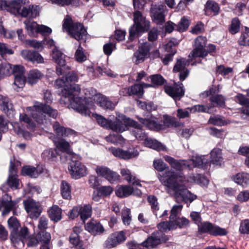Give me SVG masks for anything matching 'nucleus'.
Segmentation results:
<instances>
[{
	"label": "nucleus",
	"mask_w": 249,
	"mask_h": 249,
	"mask_svg": "<svg viewBox=\"0 0 249 249\" xmlns=\"http://www.w3.org/2000/svg\"><path fill=\"white\" fill-rule=\"evenodd\" d=\"M52 57L54 61L58 65L56 68V73L58 75H62L63 69L66 66V56L58 49L56 47L52 50Z\"/></svg>",
	"instance_id": "16"
},
{
	"label": "nucleus",
	"mask_w": 249,
	"mask_h": 249,
	"mask_svg": "<svg viewBox=\"0 0 249 249\" xmlns=\"http://www.w3.org/2000/svg\"><path fill=\"white\" fill-rule=\"evenodd\" d=\"M53 142L56 147L60 151L66 152L68 154H72L70 143L64 139L54 140Z\"/></svg>",
	"instance_id": "40"
},
{
	"label": "nucleus",
	"mask_w": 249,
	"mask_h": 249,
	"mask_svg": "<svg viewBox=\"0 0 249 249\" xmlns=\"http://www.w3.org/2000/svg\"><path fill=\"white\" fill-rule=\"evenodd\" d=\"M42 76V74L37 70H31L28 75V82L30 85L36 84Z\"/></svg>",
	"instance_id": "44"
},
{
	"label": "nucleus",
	"mask_w": 249,
	"mask_h": 249,
	"mask_svg": "<svg viewBox=\"0 0 249 249\" xmlns=\"http://www.w3.org/2000/svg\"><path fill=\"white\" fill-rule=\"evenodd\" d=\"M69 171L72 178L75 179L84 177L88 174L86 167L80 161L73 159L69 166Z\"/></svg>",
	"instance_id": "13"
},
{
	"label": "nucleus",
	"mask_w": 249,
	"mask_h": 249,
	"mask_svg": "<svg viewBox=\"0 0 249 249\" xmlns=\"http://www.w3.org/2000/svg\"><path fill=\"white\" fill-rule=\"evenodd\" d=\"M9 228L11 230V240L13 241L17 235V231L20 226V224L17 219L15 217H11L8 220Z\"/></svg>",
	"instance_id": "36"
},
{
	"label": "nucleus",
	"mask_w": 249,
	"mask_h": 249,
	"mask_svg": "<svg viewBox=\"0 0 249 249\" xmlns=\"http://www.w3.org/2000/svg\"><path fill=\"white\" fill-rule=\"evenodd\" d=\"M15 4L13 5L12 8L17 10L16 13H11L15 15H20L22 17L27 18H35L38 15L39 12L37 6L29 5L24 6L25 0H15Z\"/></svg>",
	"instance_id": "9"
},
{
	"label": "nucleus",
	"mask_w": 249,
	"mask_h": 249,
	"mask_svg": "<svg viewBox=\"0 0 249 249\" xmlns=\"http://www.w3.org/2000/svg\"><path fill=\"white\" fill-rule=\"evenodd\" d=\"M160 233L158 231L154 232L151 235L142 243L143 247L147 248H153L160 244Z\"/></svg>",
	"instance_id": "31"
},
{
	"label": "nucleus",
	"mask_w": 249,
	"mask_h": 249,
	"mask_svg": "<svg viewBox=\"0 0 249 249\" xmlns=\"http://www.w3.org/2000/svg\"><path fill=\"white\" fill-rule=\"evenodd\" d=\"M15 0H0V10H6L10 13H16L17 10L12 8L13 5L15 4Z\"/></svg>",
	"instance_id": "48"
},
{
	"label": "nucleus",
	"mask_w": 249,
	"mask_h": 249,
	"mask_svg": "<svg viewBox=\"0 0 249 249\" xmlns=\"http://www.w3.org/2000/svg\"><path fill=\"white\" fill-rule=\"evenodd\" d=\"M17 202L12 201L11 196L5 194L1 200H0V210L3 208L2 215H6L16 206Z\"/></svg>",
	"instance_id": "26"
},
{
	"label": "nucleus",
	"mask_w": 249,
	"mask_h": 249,
	"mask_svg": "<svg viewBox=\"0 0 249 249\" xmlns=\"http://www.w3.org/2000/svg\"><path fill=\"white\" fill-rule=\"evenodd\" d=\"M144 145L148 147L157 150H164L165 146L161 143L155 139L150 138H145L144 142Z\"/></svg>",
	"instance_id": "38"
},
{
	"label": "nucleus",
	"mask_w": 249,
	"mask_h": 249,
	"mask_svg": "<svg viewBox=\"0 0 249 249\" xmlns=\"http://www.w3.org/2000/svg\"><path fill=\"white\" fill-rule=\"evenodd\" d=\"M0 107L9 117L13 116L14 110L13 105L8 97L1 94H0Z\"/></svg>",
	"instance_id": "29"
},
{
	"label": "nucleus",
	"mask_w": 249,
	"mask_h": 249,
	"mask_svg": "<svg viewBox=\"0 0 249 249\" xmlns=\"http://www.w3.org/2000/svg\"><path fill=\"white\" fill-rule=\"evenodd\" d=\"M20 54L24 59L32 62H37V63L43 62V58L36 51L24 50L21 52Z\"/></svg>",
	"instance_id": "28"
},
{
	"label": "nucleus",
	"mask_w": 249,
	"mask_h": 249,
	"mask_svg": "<svg viewBox=\"0 0 249 249\" xmlns=\"http://www.w3.org/2000/svg\"><path fill=\"white\" fill-rule=\"evenodd\" d=\"M225 98L221 95H215L210 97V101L213 106L223 107L225 105Z\"/></svg>",
	"instance_id": "58"
},
{
	"label": "nucleus",
	"mask_w": 249,
	"mask_h": 249,
	"mask_svg": "<svg viewBox=\"0 0 249 249\" xmlns=\"http://www.w3.org/2000/svg\"><path fill=\"white\" fill-rule=\"evenodd\" d=\"M63 28L76 40L86 41L87 36L86 29L83 24L78 22H73L70 17L67 16L64 19Z\"/></svg>",
	"instance_id": "6"
},
{
	"label": "nucleus",
	"mask_w": 249,
	"mask_h": 249,
	"mask_svg": "<svg viewBox=\"0 0 249 249\" xmlns=\"http://www.w3.org/2000/svg\"><path fill=\"white\" fill-rule=\"evenodd\" d=\"M90 91L93 94L94 102L99 105L101 107L105 109L112 110L114 109L115 105L108 98L97 93L96 89H91Z\"/></svg>",
	"instance_id": "21"
},
{
	"label": "nucleus",
	"mask_w": 249,
	"mask_h": 249,
	"mask_svg": "<svg viewBox=\"0 0 249 249\" xmlns=\"http://www.w3.org/2000/svg\"><path fill=\"white\" fill-rule=\"evenodd\" d=\"M12 71H13L15 77L13 88L18 91V89L23 88L26 82L24 68L21 66H15Z\"/></svg>",
	"instance_id": "17"
},
{
	"label": "nucleus",
	"mask_w": 249,
	"mask_h": 249,
	"mask_svg": "<svg viewBox=\"0 0 249 249\" xmlns=\"http://www.w3.org/2000/svg\"><path fill=\"white\" fill-rule=\"evenodd\" d=\"M193 179L196 183L203 186H207L209 183L208 179L203 175L196 174L193 177Z\"/></svg>",
	"instance_id": "62"
},
{
	"label": "nucleus",
	"mask_w": 249,
	"mask_h": 249,
	"mask_svg": "<svg viewBox=\"0 0 249 249\" xmlns=\"http://www.w3.org/2000/svg\"><path fill=\"white\" fill-rule=\"evenodd\" d=\"M239 231L242 234H249V219H246L241 221Z\"/></svg>",
	"instance_id": "63"
},
{
	"label": "nucleus",
	"mask_w": 249,
	"mask_h": 249,
	"mask_svg": "<svg viewBox=\"0 0 249 249\" xmlns=\"http://www.w3.org/2000/svg\"><path fill=\"white\" fill-rule=\"evenodd\" d=\"M85 229L93 235L101 234L104 231L103 226L98 222L91 220L85 225Z\"/></svg>",
	"instance_id": "30"
},
{
	"label": "nucleus",
	"mask_w": 249,
	"mask_h": 249,
	"mask_svg": "<svg viewBox=\"0 0 249 249\" xmlns=\"http://www.w3.org/2000/svg\"><path fill=\"white\" fill-rule=\"evenodd\" d=\"M25 209L32 219H36L40 215L42 208L39 202L32 198H28L23 202Z\"/></svg>",
	"instance_id": "15"
},
{
	"label": "nucleus",
	"mask_w": 249,
	"mask_h": 249,
	"mask_svg": "<svg viewBox=\"0 0 249 249\" xmlns=\"http://www.w3.org/2000/svg\"><path fill=\"white\" fill-rule=\"evenodd\" d=\"M80 215L81 219L83 222H85L91 215V207L89 205H86L84 206L83 207H80Z\"/></svg>",
	"instance_id": "51"
},
{
	"label": "nucleus",
	"mask_w": 249,
	"mask_h": 249,
	"mask_svg": "<svg viewBox=\"0 0 249 249\" xmlns=\"http://www.w3.org/2000/svg\"><path fill=\"white\" fill-rule=\"evenodd\" d=\"M198 230L202 233H209L213 236H223L227 234L226 229L207 221L199 225Z\"/></svg>",
	"instance_id": "12"
},
{
	"label": "nucleus",
	"mask_w": 249,
	"mask_h": 249,
	"mask_svg": "<svg viewBox=\"0 0 249 249\" xmlns=\"http://www.w3.org/2000/svg\"><path fill=\"white\" fill-rule=\"evenodd\" d=\"M61 193L63 198L70 199L71 198V188L70 184L63 180L61 184Z\"/></svg>",
	"instance_id": "49"
},
{
	"label": "nucleus",
	"mask_w": 249,
	"mask_h": 249,
	"mask_svg": "<svg viewBox=\"0 0 249 249\" xmlns=\"http://www.w3.org/2000/svg\"><path fill=\"white\" fill-rule=\"evenodd\" d=\"M55 85L59 88L64 87L61 93V104L65 105L68 108L73 109L83 115H90V109L93 105L88 103L85 99L79 97L81 89L78 85H68L65 76L57 79L55 81Z\"/></svg>",
	"instance_id": "1"
},
{
	"label": "nucleus",
	"mask_w": 249,
	"mask_h": 249,
	"mask_svg": "<svg viewBox=\"0 0 249 249\" xmlns=\"http://www.w3.org/2000/svg\"><path fill=\"white\" fill-rule=\"evenodd\" d=\"M148 201L151 206L153 213L157 216V212L159 210V206L157 198L153 196H150L148 197Z\"/></svg>",
	"instance_id": "61"
},
{
	"label": "nucleus",
	"mask_w": 249,
	"mask_h": 249,
	"mask_svg": "<svg viewBox=\"0 0 249 249\" xmlns=\"http://www.w3.org/2000/svg\"><path fill=\"white\" fill-rule=\"evenodd\" d=\"M189 64V62L184 58H181L177 61V64L174 66L173 71L174 72H179V79L180 80H184L188 75L189 71L186 68V67Z\"/></svg>",
	"instance_id": "24"
},
{
	"label": "nucleus",
	"mask_w": 249,
	"mask_h": 249,
	"mask_svg": "<svg viewBox=\"0 0 249 249\" xmlns=\"http://www.w3.org/2000/svg\"><path fill=\"white\" fill-rule=\"evenodd\" d=\"M133 194V188L129 186H121L116 190V195L120 197H127Z\"/></svg>",
	"instance_id": "45"
},
{
	"label": "nucleus",
	"mask_w": 249,
	"mask_h": 249,
	"mask_svg": "<svg viewBox=\"0 0 249 249\" xmlns=\"http://www.w3.org/2000/svg\"><path fill=\"white\" fill-rule=\"evenodd\" d=\"M134 24L129 29V39L132 40L141 33L147 31L150 28V23L146 19L142 13L137 11L134 13Z\"/></svg>",
	"instance_id": "7"
},
{
	"label": "nucleus",
	"mask_w": 249,
	"mask_h": 249,
	"mask_svg": "<svg viewBox=\"0 0 249 249\" xmlns=\"http://www.w3.org/2000/svg\"><path fill=\"white\" fill-rule=\"evenodd\" d=\"M121 174L124 179L129 183H132L134 185L141 186L142 185L139 179H137L135 176L132 175L129 170L126 168L122 169Z\"/></svg>",
	"instance_id": "35"
},
{
	"label": "nucleus",
	"mask_w": 249,
	"mask_h": 249,
	"mask_svg": "<svg viewBox=\"0 0 249 249\" xmlns=\"http://www.w3.org/2000/svg\"><path fill=\"white\" fill-rule=\"evenodd\" d=\"M136 118L146 127L151 130L157 131L164 129L166 127H178L182 124L176 118L171 117L167 115L163 116V121L159 120L157 118L152 115L147 118H143L138 116H137Z\"/></svg>",
	"instance_id": "4"
},
{
	"label": "nucleus",
	"mask_w": 249,
	"mask_h": 249,
	"mask_svg": "<svg viewBox=\"0 0 249 249\" xmlns=\"http://www.w3.org/2000/svg\"><path fill=\"white\" fill-rule=\"evenodd\" d=\"M157 228L161 232H167V231L176 229V225L173 220L169 221H163L157 225Z\"/></svg>",
	"instance_id": "43"
},
{
	"label": "nucleus",
	"mask_w": 249,
	"mask_h": 249,
	"mask_svg": "<svg viewBox=\"0 0 249 249\" xmlns=\"http://www.w3.org/2000/svg\"><path fill=\"white\" fill-rule=\"evenodd\" d=\"M220 7L218 4L213 0H208L205 5V15L208 16H213L218 14Z\"/></svg>",
	"instance_id": "32"
},
{
	"label": "nucleus",
	"mask_w": 249,
	"mask_h": 249,
	"mask_svg": "<svg viewBox=\"0 0 249 249\" xmlns=\"http://www.w3.org/2000/svg\"><path fill=\"white\" fill-rule=\"evenodd\" d=\"M61 209L57 206H53L48 211L50 219L54 222H58L62 218Z\"/></svg>",
	"instance_id": "41"
},
{
	"label": "nucleus",
	"mask_w": 249,
	"mask_h": 249,
	"mask_svg": "<svg viewBox=\"0 0 249 249\" xmlns=\"http://www.w3.org/2000/svg\"><path fill=\"white\" fill-rule=\"evenodd\" d=\"M165 92L174 100H179L184 95V89L183 84L178 82L173 86H165Z\"/></svg>",
	"instance_id": "18"
},
{
	"label": "nucleus",
	"mask_w": 249,
	"mask_h": 249,
	"mask_svg": "<svg viewBox=\"0 0 249 249\" xmlns=\"http://www.w3.org/2000/svg\"><path fill=\"white\" fill-rule=\"evenodd\" d=\"M236 100L242 105V112L247 116V118L249 119V99H247L244 95L238 94L236 96Z\"/></svg>",
	"instance_id": "34"
},
{
	"label": "nucleus",
	"mask_w": 249,
	"mask_h": 249,
	"mask_svg": "<svg viewBox=\"0 0 249 249\" xmlns=\"http://www.w3.org/2000/svg\"><path fill=\"white\" fill-rule=\"evenodd\" d=\"M12 72V67L9 63L0 64V79L9 76Z\"/></svg>",
	"instance_id": "53"
},
{
	"label": "nucleus",
	"mask_w": 249,
	"mask_h": 249,
	"mask_svg": "<svg viewBox=\"0 0 249 249\" xmlns=\"http://www.w3.org/2000/svg\"><path fill=\"white\" fill-rule=\"evenodd\" d=\"M159 179L167 187L168 192L174 195L178 202L191 203L196 198V195L187 190L182 172L175 173L173 169H168L162 175H159Z\"/></svg>",
	"instance_id": "2"
},
{
	"label": "nucleus",
	"mask_w": 249,
	"mask_h": 249,
	"mask_svg": "<svg viewBox=\"0 0 249 249\" xmlns=\"http://www.w3.org/2000/svg\"><path fill=\"white\" fill-rule=\"evenodd\" d=\"M165 161L171 166V169L175 173L182 172L184 169L191 170L195 167L205 169L210 165L209 161L206 156L196 155L188 160H176L173 158L165 156L164 157Z\"/></svg>",
	"instance_id": "3"
},
{
	"label": "nucleus",
	"mask_w": 249,
	"mask_h": 249,
	"mask_svg": "<svg viewBox=\"0 0 249 249\" xmlns=\"http://www.w3.org/2000/svg\"><path fill=\"white\" fill-rule=\"evenodd\" d=\"M69 240L75 249H85L83 241L80 239L79 235L72 233L70 236Z\"/></svg>",
	"instance_id": "50"
},
{
	"label": "nucleus",
	"mask_w": 249,
	"mask_h": 249,
	"mask_svg": "<svg viewBox=\"0 0 249 249\" xmlns=\"http://www.w3.org/2000/svg\"><path fill=\"white\" fill-rule=\"evenodd\" d=\"M17 168L16 164L13 163V160H10V166L9 167V175L7 179L8 186L13 190H16L19 188V180L17 177Z\"/></svg>",
	"instance_id": "22"
},
{
	"label": "nucleus",
	"mask_w": 249,
	"mask_h": 249,
	"mask_svg": "<svg viewBox=\"0 0 249 249\" xmlns=\"http://www.w3.org/2000/svg\"><path fill=\"white\" fill-rule=\"evenodd\" d=\"M166 6L160 2L157 4L152 3L150 12L153 20L158 24H162L165 21L164 12Z\"/></svg>",
	"instance_id": "14"
},
{
	"label": "nucleus",
	"mask_w": 249,
	"mask_h": 249,
	"mask_svg": "<svg viewBox=\"0 0 249 249\" xmlns=\"http://www.w3.org/2000/svg\"><path fill=\"white\" fill-rule=\"evenodd\" d=\"M176 225V228L178 227L179 228H184L189 226V221L185 217H178L174 220Z\"/></svg>",
	"instance_id": "64"
},
{
	"label": "nucleus",
	"mask_w": 249,
	"mask_h": 249,
	"mask_svg": "<svg viewBox=\"0 0 249 249\" xmlns=\"http://www.w3.org/2000/svg\"><path fill=\"white\" fill-rule=\"evenodd\" d=\"M58 153L56 149L50 148L44 150L42 153V158L46 161L55 160Z\"/></svg>",
	"instance_id": "42"
},
{
	"label": "nucleus",
	"mask_w": 249,
	"mask_h": 249,
	"mask_svg": "<svg viewBox=\"0 0 249 249\" xmlns=\"http://www.w3.org/2000/svg\"><path fill=\"white\" fill-rule=\"evenodd\" d=\"M249 177V176L247 173H238L233 177V180L236 183L245 187L249 184L248 180Z\"/></svg>",
	"instance_id": "46"
},
{
	"label": "nucleus",
	"mask_w": 249,
	"mask_h": 249,
	"mask_svg": "<svg viewBox=\"0 0 249 249\" xmlns=\"http://www.w3.org/2000/svg\"><path fill=\"white\" fill-rule=\"evenodd\" d=\"M194 49L189 54L194 58H204L208 54L206 47L207 44V38L205 36H199L194 41Z\"/></svg>",
	"instance_id": "11"
},
{
	"label": "nucleus",
	"mask_w": 249,
	"mask_h": 249,
	"mask_svg": "<svg viewBox=\"0 0 249 249\" xmlns=\"http://www.w3.org/2000/svg\"><path fill=\"white\" fill-rule=\"evenodd\" d=\"M29 237V232L28 229L26 227H23L21 228L20 231H17V235L14 238L13 243L18 242V240H21L23 243Z\"/></svg>",
	"instance_id": "47"
},
{
	"label": "nucleus",
	"mask_w": 249,
	"mask_h": 249,
	"mask_svg": "<svg viewBox=\"0 0 249 249\" xmlns=\"http://www.w3.org/2000/svg\"><path fill=\"white\" fill-rule=\"evenodd\" d=\"M149 78L151 79L152 84L153 85V87L162 85L165 81L164 78L159 74L152 75Z\"/></svg>",
	"instance_id": "59"
},
{
	"label": "nucleus",
	"mask_w": 249,
	"mask_h": 249,
	"mask_svg": "<svg viewBox=\"0 0 249 249\" xmlns=\"http://www.w3.org/2000/svg\"><path fill=\"white\" fill-rule=\"evenodd\" d=\"M95 171L99 176L106 178L110 182H113L118 179V174L107 167L98 166L95 169Z\"/></svg>",
	"instance_id": "23"
},
{
	"label": "nucleus",
	"mask_w": 249,
	"mask_h": 249,
	"mask_svg": "<svg viewBox=\"0 0 249 249\" xmlns=\"http://www.w3.org/2000/svg\"><path fill=\"white\" fill-rule=\"evenodd\" d=\"M69 67L66 66L65 69H63V72L64 73L62 74H65V79L67 81L68 85H74V84H71L72 82H77L78 80V76L76 72L74 71H70L68 73L65 71L66 69H69Z\"/></svg>",
	"instance_id": "52"
},
{
	"label": "nucleus",
	"mask_w": 249,
	"mask_h": 249,
	"mask_svg": "<svg viewBox=\"0 0 249 249\" xmlns=\"http://www.w3.org/2000/svg\"><path fill=\"white\" fill-rule=\"evenodd\" d=\"M28 35L31 36H35L38 34L39 25L36 22L26 20L24 22Z\"/></svg>",
	"instance_id": "39"
},
{
	"label": "nucleus",
	"mask_w": 249,
	"mask_h": 249,
	"mask_svg": "<svg viewBox=\"0 0 249 249\" xmlns=\"http://www.w3.org/2000/svg\"><path fill=\"white\" fill-rule=\"evenodd\" d=\"M210 154L212 163L215 165L221 166L223 161L221 150L218 148H214Z\"/></svg>",
	"instance_id": "33"
},
{
	"label": "nucleus",
	"mask_w": 249,
	"mask_h": 249,
	"mask_svg": "<svg viewBox=\"0 0 249 249\" xmlns=\"http://www.w3.org/2000/svg\"><path fill=\"white\" fill-rule=\"evenodd\" d=\"M152 45L149 42H145L139 47V50L134 54L133 59L136 64L144 61L149 56Z\"/></svg>",
	"instance_id": "20"
},
{
	"label": "nucleus",
	"mask_w": 249,
	"mask_h": 249,
	"mask_svg": "<svg viewBox=\"0 0 249 249\" xmlns=\"http://www.w3.org/2000/svg\"><path fill=\"white\" fill-rule=\"evenodd\" d=\"M121 115L122 114H118L114 121L107 120L102 116L97 114H94V117L98 124L101 126L117 132L122 133L125 131L126 126L124 124H123V121H122L121 117Z\"/></svg>",
	"instance_id": "8"
},
{
	"label": "nucleus",
	"mask_w": 249,
	"mask_h": 249,
	"mask_svg": "<svg viewBox=\"0 0 249 249\" xmlns=\"http://www.w3.org/2000/svg\"><path fill=\"white\" fill-rule=\"evenodd\" d=\"M238 43L240 45L249 46V28L245 27L238 39Z\"/></svg>",
	"instance_id": "54"
},
{
	"label": "nucleus",
	"mask_w": 249,
	"mask_h": 249,
	"mask_svg": "<svg viewBox=\"0 0 249 249\" xmlns=\"http://www.w3.org/2000/svg\"><path fill=\"white\" fill-rule=\"evenodd\" d=\"M131 95H136L139 98L142 97L143 94V87L141 84H136L130 87Z\"/></svg>",
	"instance_id": "56"
},
{
	"label": "nucleus",
	"mask_w": 249,
	"mask_h": 249,
	"mask_svg": "<svg viewBox=\"0 0 249 249\" xmlns=\"http://www.w3.org/2000/svg\"><path fill=\"white\" fill-rule=\"evenodd\" d=\"M19 120L20 122H24L26 124L27 127L31 130H34L35 124L31 119L25 113H21L19 115Z\"/></svg>",
	"instance_id": "60"
},
{
	"label": "nucleus",
	"mask_w": 249,
	"mask_h": 249,
	"mask_svg": "<svg viewBox=\"0 0 249 249\" xmlns=\"http://www.w3.org/2000/svg\"><path fill=\"white\" fill-rule=\"evenodd\" d=\"M42 172V169L40 167L36 168L30 166H25L22 169V174L32 178H36Z\"/></svg>",
	"instance_id": "37"
},
{
	"label": "nucleus",
	"mask_w": 249,
	"mask_h": 249,
	"mask_svg": "<svg viewBox=\"0 0 249 249\" xmlns=\"http://www.w3.org/2000/svg\"><path fill=\"white\" fill-rule=\"evenodd\" d=\"M111 151L112 154L118 158L127 160L137 157L139 152L135 148H129L124 150L119 148H111Z\"/></svg>",
	"instance_id": "19"
},
{
	"label": "nucleus",
	"mask_w": 249,
	"mask_h": 249,
	"mask_svg": "<svg viewBox=\"0 0 249 249\" xmlns=\"http://www.w3.org/2000/svg\"><path fill=\"white\" fill-rule=\"evenodd\" d=\"M53 128L54 132L58 137H70L75 134V132L73 130L65 127L58 122H55L53 123Z\"/></svg>",
	"instance_id": "27"
},
{
	"label": "nucleus",
	"mask_w": 249,
	"mask_h": 249,
	"mask_svg": "<svg viewBox=\"0 0 249 249\" xmlns=\"http://www.w3.org/2000/svg\"><path fill=\"white\" fill-rule=\"evenodd\" d=\"M15 130L18 135H21L26 140L31 139L32 135L28 131H25L19 126L18 123H14L12 124Z\"/></svg>",
	"instance_id": "57"
},
{
	"label": "nucleus",
	"mask_w": 249,
	"mask_h": 249,
	"mask_svg": "<svg viewBox=\"0 0 249 249\" xmlns=\"http://www.w3.org/2000/svg\"><path fill=\"white\" fill-rule=\"evenodd\" d=\"M125 240V237L124 231L115 232L108 237L105 242V246L108 249L112 248L124 242Z\"/></svg>",
	"instance_id": "25"
},
{
	"label": "nucleus",
	"mask_w": 249,
	"mask_h": 249,
	"mask_svg": "<svg viewBox=\"0 0 249 249\" xmlns=\"http://www.w3.org/2000/svg\"><path fill=\"white\" fill-rule=\"evenodd\" d=\"M121 117L123 121V124H124L126 126L125 131L128 129L129 126H131L132 129L130 131L131 134L139 140H145L146 135L141 124L124 115H121Z\"/></svg>",
	"instance_id": "10"
},
{
	"label": "nucleus",
	"mask_w": 249,
	"mask_h": 249,
	"mask_svg": "<svg viewBox=\"0 0 249 249\" xmlns=\"http://www.w3.org/2000/svg\"><path fill=\"white\" fill-rule=\"evenodd\" d=\"M37 237L41 244L50 243L51 234L45 231H39L37 234Z\"/></svg>",
	"instance_id": "55"
},
{
	"label": "nucleus",
	"mask_w": 249,
	"mask_h": 249,
	"mask_svg": "<svg viewBox=\"0 0 249 249\" xmlns=\"http://www.w3.org/2000/svg\"><path fill=\"white\" fill-rule=\"evenodd\" d=\"M26 110L30 112L34 119L40 124H47L50 122L48 117L55 119L58 115L57 110L41 103H36L33 107H27Z\"/></svg>",
	"instance_id": "5"
}]
</instances>
